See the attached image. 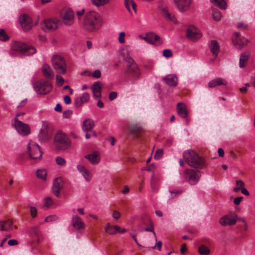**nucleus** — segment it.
<instances>
[{"label": "nucleus", "mask_w": 255, "mask_h": 255, "mask_svg": "<svg viewBox=\"0 0 255 255\" xmlns=\"http://www.w3.org/2000/svg\"><path fill=\"white\" fill-rule=\"evenodd\" d=\"M78 171L82 175L84 179L89 181L92 178L90 171L83 165L79 164L77 166Z\"/></svg>", "instance_id": "nucleus-22"}, {"label": "nucleus", "mask_w": 255, "mask_h": 255, "mask_svg": "<svg viewBox=\"0 0 255 255\" xmlns=\"http://www.w3.org/2000/svg\"><path fill=\"white\" fill-rule=\"evenodd\" d=\"M85 157L88 159L92 164L93 165L98 164L100 159L99 154L96 152H94L91 154H88L86 155Z\"/></svg>", "instance_id": "nucleus-27"}, {"label": "nucleus", "mask_w": 255, "mask_h": 255, "mask_svg": "<svg viewBox=\"0 0 255 255\" xmlns=\"http://www.w3.org/2000/svg\"><path fill=\"white\" fill-rule=\"evenodd\" d=\"M184 174L185 178L187 179L191 185L196 184L199 181L200 175L198 170L194 169H186Z\"/></svg>", "instance_id": "nucleus-9"}, {"label": "nucleus", "mask_w": 255, "mask_h": 255, "mask_svg": "<svg viewBox=\"0 0 255 255\" xmlns=\"http://www.w3.org/2000/svg\"><path fill=\"white\" fill-rule=\"evenodd\" d=\"M54 110L57 112H61L62 107L60 104H57L54 108Z\"/></svg>", "instance_id": "nucleus-63"}, {"label": "nucleus", "mask_w": 255, "mask_h": 255, "mask_svg": "<svg viewBox=\"0 0 255 255\" xmlns=\"http://www.w3.org/2000/svg\"><path fill=\"white\" fill-rule=\"evenodd\" d=\"M209 46L212 54L216 57L220 50V46L217 41L215 40H211L209 44Z\"/></svg>", "instance_id": "nucleus-24"}, {"label": "nucleus", "mask_w": 255, "mask_h": 255, "mask_svg": "<svg viewBox=\"0 0 255 255\" xmlns=\"http://www.w3.org/2000/svg\"><path fill=\"white\" fill-rule=\"evenodd\" d=\"M163 80L166 83L170 86H176L177 84V78L174 74H169L164 77Z\"/></svg>", "instance_id": "nucleus-25"}, {"label": "nucleus", "mask_w": 255, "mask_h": 255, "mask_svg": "<svg viewBox=\"0 0 255 255\" xmlns=\"http://www.w3.org/2000/svg\"><path fill=\"white\" fill-rule=\"evenodd\" d=\"M111 0H91L92 3L97 7L104 6L110 2Z\"/></svg>", "instance_id": "nucleus-37"}, {"label": "nucleus", "mask_w": 255, "mask_h": 255, "mask_svg": "<svg viewBox=\"0 0 255 255\" xmlns=\"http://www.w3.org/2000/svg\"><path fill=\"white\" fill-rule=\"evenodd\" d=\"M89 94L87 93H83L82 95L80 97L83 103L88 102L89 100Z\"/></svg>", "instance_id": "nucleus-44"}, {"label": "nucleus", "mask_w": 255, "mask_h": 255, "mask_svg": "<svg viewBox=\"0 0 255 255\" xmlns=\"http://www.w3.org/2000/svg\"><path fill=\"white\" fill-rule=\"evenodd\" d=\"M125 35H126V34L124 32H121L119 33L118 40L120 43H124L125 42Z\"/></svg>", "instance_id": "nucleus-45"}, {"label": "nucleus", "mask_w": 255, "mask_h": 255, "mask_svg": "<svg viewBox=\"0 0 255 255\" xmlns=\"http://www.w3.org/2000/svg\"><path fill=\"white\" fill-rule=\"evenodd\" d=\"M33 87L38 94H46L52 89V86L48 81H38L33 85Z\"/></svg>", "instance_id": "nucleus-8"}, {"label": "nucleus", "mask_w": 255, "mask_h": 255, "mask_svg": "<svg viewBox=\"0 0 255 255\" xmlns=\"http://www.w3.org/2000/svg\"><path fill=\"white\" fill-rule=\"evenodd\" d=\"M53 202L50 197H48L45 199L44 205L46 207H49L50 206H51V205L53 204Z\"/></svg>", "instance_id": "nucleus-47"}, {"label": "nucleus", "mask_w": 255, "mask_h": 255, "mask_svg": "<svg viewBox=\"0 0 255 255\" xmlns=\"http://www.w3.org/2000/svg\"><path fill=\"white\" fill-rule=\"evenodd\" d=\"M60 21L58 19H47L43 21L41 24V28L45 31L54 30L58 28Z\"/></svg>", "instance_id": "nucleus-11"}, {"label": "nucleus", "mask_w": 255, "mask_h": 255, "mask_svg": "<svg viewBox=\"0 0 255 255\" xmlns=\"http://www.w3.org/2000/svg\"><path fill=\"white\" fill-rule=\"evenodd\" d=\"M94 126V121L91 119L85 120L83 123V129L85 131L91 130Z\"/></svg>", "instance_id": "nucleus-31"}, {"label": "nucleus", "mask_w": 255, "mask_h": 255, "mask_svg": "<svg viewBox=\"0 0 255 255\" xmlns=\"http://www.w3.org/2000/svg\"><path fill=\"white\" fill-rule=\"evenodd\" d=\"M75 105L77 107H79L81 106L83 102L82 101L81 99L80 98H77L74 101Z\"/></svg>", "instance_id": "nucleus-53"}, {"label": "nucleus", "mask_w": 255, "mask_h": 255, "mask_svg": "<svg viewBox=\"0 0 255 255\" xmlns=\"http://www.w3.org/2000/svg\"><path fill=\"white\" fill-rule=\"evenodd\" d=\"M27 153L30 158L32 159H40L43 154L39 146L33 142H30L28 143Z\"/></svg>", "instance_id": "nucleus-7"}, {"label": "nucleus", "mask_w": 255, "mask_h": 255, "mask_svg": "<svg viewBox=\"0 0 255 255\" xmlns=\"http://www.w3.org/2000/svg\"><path fill=\"white\" fill-rule=\"evenodd\" d=\"M163 55L165 57L169 58L172 57V53L169 49H165L163 52Z\"/></svg>", "instance_id": "nucleus-49"}, {"label": "nucleus", "mask_w": 255, "mask_h": 255, "mask_svg": "<svg viewBox=\"0 0 255 255\" xmlns=\"http://www.w3.org/2000/svg\"><path fill=\"white\" fill-rule=\"evenodd\" d=\"M19 20L24 31L29 30L33 26L31 17L26 14L21 15L19 17Z\"/></svg>", "instance_id": "nucleus-14"}, {"label": "nucleus", "mask_w": 255, "mask_h": 255, "mask_svg": "<svg viewBox=\"0 0 255 255\" xmlns=\"http://www.w3.org/2000/svg\"><path fill=\"white\" fill-rule=\"evenodd\" d=\"M120 229V227L117 225L112 226L109 230L106 232L110 235H114L117 233V231Z\"/></svg>", "instance_id": "nucleus-40"}, {"label": "nucleus", "mask_w": 255, "mask_h": 255, "mask_svg": "<svg viewBox=\"0 0 255 255\" xmlns=\"http://www.w3.org/2000/svg\"><path fill=\"white\" fill-rule=\"evenodd\" d=\"M63 187V182L61 177L55 178L53 181L52 191L55 196L59 197L60 192Z\"/></svg>", "instance_id": "nucleus-17"}, {"label": "nucleus", "mask_w": 255, "mask_h": 255, "mask_svg": "<svg viewBox=\"0 0 255 255\" xmlns=\"http://www.w3.org/2000/svg\"><path fill=\"white\" fill-rule=\"evenodd\" d=\"M40 130H44V131H50L48 128V124L46 122H42V128Z\"/></svg>", "instance_id": "nucleus-55"}, {"label": "nucleus", "mask_w": 255, "mask_h": 255, "mask_svg": "<svg viewBox=\"0 0 255 255\" xmlns=\"http://www.w3.org/2000/svg\"><path fill=\"white\" fill-rule=\"evenodd\" d=\"M52 63L56 72L59 74H65L67 65L65 59L62 56L55 55L52 58Z\"/></svg>", "instance_id": "nucleus-6"}, {"label": "nucleus", "mask_w": 255, "mask_h": 255, "mask_svg": "<svg viewBox=\"0 0 255 255\" xmlns=\"http://www.w3.org/2000/svg\"><path fill=\"white\" fill-rule=\"evenodd\" d=\"M72 224L73 227L77 230L83 229L85 227V224L82 221L81 219L77 215L72 216Z\"/></svg>", "instance_id": "nucleus-20"}, {"label": "nucleus", "mask_w": 255, "mask_h": 255, "mask_svg": "<svg viewBox=\"0 0 255 255\" xmlns=\"http://www.w3.org/2000/svg\"><path fill=\"white\" fill-rule=\"evenodd\" d=\"M243 199V198L242 197H237L234 200V203L236 205H239L241 201Z\"/></svg>", "instance_id": "nucleus-58"}, {"label": "nucleus", "mask_w": 255, "mask_h": 255, "mask_svg": "<svg viewBox=\"0 0 255 255\" xmlns=\"http://www.w3.org/2000/svg\"><path fill=\"white\" fill-rule=\"evenodd\" d=\"M238 220V216L235 213L226 215L222 217L220 220V223L222 226H232L235 225Z\"/></svg>", "instance_id": "nucleus-13"}, {"label": "nucleus", "mask_w": 255, "mask_h": 255, "mask_svg": "<svg viewBox=\"0 0 255 255\" xmlns=\"http://www.w3.org/2000/svg\"><path fill=\"white\" fill-rule=\"evenodd\" d=\"M198 252L201 255H208L210 253V250L205 245H201L199 247Z\"/></svg>", "instance_id": "nucleus-36"}, {"label": "nucleus", "mask_w": 255, "mask_h": 255, "mask_svg": "<svg viewBox=\"0 0 255 255\" xmlns=\"http://www.w3.org/2000/svg\"><path fill=\"white\" fill-rule=\"evenodd\" d=\"M51 135V133L50 131L40 130L38 134V137L41 141L45 142L50 138Z\"/></svg>", "instance_id": "nucleus-32"}, {"label": "nucleus", "mask_w": 255, "mask_h": 255, "mask_svg": "<svg viewBox=\"0 0 255 255\" xmlns=\"http://www.w3.org/2000/svg\"><path fill=\"white\" fill-rule=\"evenodd\" d=\"M125 60L127 63L125 74L131 80H137L140 75V72L138 65L130 56L127 57Z\"/></svg>", "instance_id": "nucleus-3"}, {"label": "nucleus", "mask_w": 255, "mask_h": 255, "mask_svg": "<svg viewBox=\"0 0 255 255\" xmlns=\"http://www.w3.org/2000/svg\"><path fill=\"white\" fill-rule=\"evenodd\" d=\"M103 23V18L97 12L90 11L86 13L84 20V27L87 31H96L102 27Z\"/></svg>", "instance_id": "nucleus-1"}, {"label": "nucleus", "mask_w": 255, "mask_h": 255, "mask_svg": "<svg viewBox=\"0 0 255 255\" xmlns=\"http://www.w3.org/2000/svg\"><path fill=\"white\" fill-rule=\"evenodd\" d=\"M117 97V93L116 92H112L109 94V99L112 101Z\"/></svg>", "instance_id": "nucleus-56"}, {"label": "nucleus", "mask_w": 255, "mask_h": 255, "mask_svg": "<svg viewBox=\"0 0 255 255\" xmlns=\"http://www.w3.org/2000/svg\"><path fill=\"white\" fill-rule=\"evenodd\" d=\"M233 42L238 49H241L248 44L249 41L244 37L241 38L239 33L236 32L233 37Z\"/></svg>", "instance_id": "nucleus-16"}, {"label": "nucleus", "mask_w": 255, "mask_h": 255, "mask_svg": "<svg viewBox=\"0 0 255 255\" xmlns=\"http://www.w3.org/2000/svg\"><path fill=\"white\" fill-rule=\"evenodd\" d=\"M36 176L43 180H46L47 172L45 169H38L36 172Z\"/></svg>", "instance_id": "nucleus-35"}, {"label": "nucleus", "mask_w": 255, "mask_h": 255, "mask_svg": "<svg viewBox=\"0 0 255 255\" xmlns=\"http://www.w3.org/2000/svg\"><path fill=\"white\" fill-rule=\"evenodd\" d=\"M63 22L66 25L70 26L74 23V12L71 9L66 10L62 16Z\"/></svg>", "instance_id": "nucleus-15"}, {"label": "nucleus", "mask_w": 255, "mask_h": 255, "mask_svg": "<svg viewBox=\"0 0 255 255\" xmlns=\"http://www.w3.org/2000/svg\"><path fill=\"white\" fill-rule=\"evenodd\" d=\"M30 214L31 216L34 218L37 215V210L34 207H30Z\"/></svg>", "instance_id": "nucleus-51"}, {"label": "nucleus", "mask_w": 255, "mask_h": 255, "mask_svg": "<svg viewBox=\"0 0 255 255\" xmlns=\"http://www.w3.org/2000/svg\"><path fill=\"white\" fill-rule=\"evenodd\" d=\"M42 72L44 76L47 78L52 79L54 77V73L51 68L47 64H43L42 67Z\"/></svg>", "instance_id": "nucleus-29"}, {"label": "nucleus", "mask_w": 255, "mask_h": 255, "mask_svg": "<svg viewBox=\"0 0 255 255\" xmlns=\"http://www.w3.org/2000/svg\"><path fill=\"white\" fill-rule=\"evenodd\" d=\"M163 154V151L162 149H158L156 150L154 158L155 159H159L161 158Z\"/></svg>", "instance_id": "nucleus-42"}, {"label": "nucleus", "mask_w": 255, "mask_h": 255, "mask_svg": "<svg viewBox=\"0 0 255 255\" xmlns=\"http://www.w3.org/2000/svg\"><path fill=\"white\" fill-rule=\"evenodd\" d=\"M9 39V36L6 33L4 29L0 28V41L5 42Z\"/></svg>", "instance_id": "nucleus-38"}, {"label": "nucleus", "mask_w": 255, "mask_h": 255, "mask_svg": "<svg viewBox=\"0 0 255 255\" xmlns=\"http://www.w3.org/2000/svg\"><path fill=\"white\" fill-rule=\"evenodd\" d=\"M143 39L148 43L158 46L162 43V40L160 37L154 33H150L147 35Z\"/></svg>", "instance_id": "nucleus-19"}, {"label": "nucleus", "mask_w": 255, "mask_h": 255, "mask_svg": "<svg viewBox=\"0 0 255 255\" xmlns=\"http://www.w3.org/2000/svg\"><path fill=\"white\" fill-rule=\"evenodd\" d=\"M186 36L191 41L195 42L202 37V34L199 29L194 26H190L186 30Z\"/></svg>", "instance_id": "nucleus-12"}, {"label": "nucleus", "mask_w": 255, "mask_h": 255, "mask_svg": "<svg viewBox=\"0 0 255 255\" xmlns=\"http://www.w3.org/2000/svg\"><path fill=\"white\" fill-rule=\"evenodd\" d=\"M7 243H8V245H9L10 246H12L17 245L18 244V242L16 240L12 239V240H9L8 241Z\"/></svg>", "instance_id": "nucleus-59"}, {"label": "nucleus", "mask_w": 255, "mask_h": 255, "mask_svg": "<svg viewBox=\"0 0 255 255\" xmlns=\"http://www.w3.org/2000/svg\"><path fill=\"white\" fill-rule=\"evenodd\" d=\"M10 48L12 50L25 55H31L36 52L34 47L19 41H12L10 44Z\"/></svg>", "instance_id": "nucleus-4"}, {"label": "nucleus", "mask_w": 255, "mask_h": 255, "mask_svg": "<svg viewBox=\"0 0 255 255\" xmlns=\"http://www.w3.org/2000/svg\"><path fill=\"white\" fill-rule=\"evenodd\" d=\"M112 217L115 219H118L120 217V213L118 211H115L112 215Z\"/></svg>", "instance_id": "nucleus-60"}, {"label": "nucleus", "mask_w": 255, "mask_h": 255, "mask_svg": "<svg viewBox=\"0 0 255 255\" xmlns=\"http://www.w3.org/2000/svg\"><path fill=\"white\" fill-rule=\"evenodd\" d=\"M145 231H146V232H152L154 237L156 238V234H155V232L154 231V228H153V226L152 225H151L150 227L146 228L145 229Z\"/></svg>", "instance_id": "nucleus-57"}, {"label": "nucleus", "mask_w": 255, "mask_h": 255, "mask_svg": "<svg viewBox=\"0 0 255 255\" xmlns=\"http://www.w3.org/2000/svg\"><path fill=\"white\" fill-rule=\"evenodd\" d=\"M212 16L215 20L218 21L222 17V14L220 11L218 10H213Z\"/></svg>", "instance_id": "nucleus-39"}, {"label": "nucleus", "mask_w": 255, "mask_h": 255, "mask_svg": "<svg viewBox=\"0 0 255 255\" xmlns=\"http://www.w3.org/2000/svg\"><path fill=\"white\" fill-rule=\"evenodd\" d=\"M176 7L181 12L187 11L191 5V0H173Z\"/></svg>", "instance_id": "nucleus-18"}, {"label": "nucleus", "mask_w": 255, "mask_h": 255, "mask_svg": "<svg viewBox=\"0 0 255 255\" xmlns=\"http://www.w3.org/2000/svg\"><path fill=\"white\" fill-rule=\"evenodd\" d=\"M210 1L214 5L221 9H225L226 8L227 4L224 0H210Z\"/></svg>", "instance_id": "nucleus-34"}, {"label": "nucleus", "mask_w": 255, "mask_h": 255, "mask_svg": "<svg viewBox=\"0 0 255 255\" xmlns=\"http://www.w3.org/2000/svg\"><path fill=\"white\" fill-rule=\"evenodd\" d=\"M13 222L10 220L0 221V231H9L13 229Z\"/></svg>", "instance_id": "nucleus-23"}, {"label": "nucleus", "mask_w": 255, "mask_h": 255, "mask_svg": "<svg viewBox=\"0 0 255 255\" xmlns=\"http://www.w3.org/2000/svg\"><path fill=\"white\" fill-rule=\"evenodd\" d=\"M57 217L55 215H50L48 217H47L45 219V221L46 222H50L54 220H56L57 219Z\"/></svg>", "instance_id": "nucleus-50"}, {"label": "nucleus", "mask_w": 255, "mask_h": 255, "mask_svg": "<svg viewBox=\"0 0 255 255\" xmlns=\"http://www.w3.org/2000/svg\"><path fill=\"white\" fill-rule=\"evenodd\" d=\"M150 184V187H151L152 190L153 191H156L157 189V187L155 184V181L154 180L153 175H152L151 177Z\"/></svg>", "instance_id": "nucleus-46"}, {"label": "nucleus", "mask_w": 255, "mask_h": 255, "mask_svg": "<svg viewBox=\"0 0 255 255\" xmlns=\"http://www.w3.org/2000/svg\"><path fill=\"white\" fill-rule=\"evenodd\" d=\"M56 82L58 86H62L64 82V79L60 76H56Z\"/></svg>", "instance_id": "nucleus-48"}, {"label": "nucleus", "mask_w": 255, "mask_h": 255, "mask_svg": "<svg viewBox=\"0 0 255 255\" xmlns=\"http://www.w3.org/2000/svg\"><path fill=\"white\" fill-rule=\"evenodd\" d=\"M64 101L65 104H69L71 102V100L70 97L69 96H65L64 97Z\"/></svg>", "instance_id": "nucleus-61"}, {"label": "nucleus", "mask_w": 255, "mask_h": 255, "mask_svg": "<svg viewBox=\"0 0 255 255\" xmlns=\"http://www.w3.org/2000/svg\"><path fill=\"white\" fill-rule=\"evenodd\" d=\"M251 56V52L250 51H245L241 54L240 58L239 66L241 68L244 67Z\"/></svg>", "instance_id": "nucleus-26"}, {"label": "nucleus", "mask_w": 255, "mask_h": 255, "mask_svg": "<svg viewBox=\"0 0 255 255\" xmlns=\"http://www.w3.org/2000/svg\"><path fill=\"white\" fill-rule=\"evenodd\" d=\"M130 4L131 5L132 8L133 9L134 11L136 12V4L133 1V0H130Z\"/></svg>", "instance_id": "nucleus-62"}, {"label": "nucleus", "mask_w": 255, "mask_h": 255, "mask_svg": "<svg viewBox=\"0 0 255 255\" xmlns=\"http://www.w3.org/2000/svg\"><path fill=\"white\" fill-rule=\"evenodd\" d=\"M184 160L190 166L202 168L204 167V159L192 150H187L183 154Z\"/></svg>", "instance_id": "nucleus-2"}, {"label": "nucleus", "mask_w": 255, "mask_h": 255, "mask_svg": "<svg viewBox=\"0 0 255 255\" xmlns=\"http://www.w3.org/2000/svg\"><path fill=\"white\" fill-rule=\"evenodd\" d=\"M31 232L32 234L34 235L36 237L39 238L40 235V232L38 227H33L31 228Z\"/></svg>", "instance_id": "nucleus-41"}, {"label": "nucleus", "mask_w": 255, "mask_h": 255, "mask_svg": "<svg viewBox=\"0 0 255 255\" xmlns=\"http://www.w3.org/2000/svg\"><path fill=\"white\" fill-rule=\"evenodd\" d=\"M186 250H187V248H186L185 244L182 245L181 248L180 250L181 253L182 254H184V253L186 251Z\"/></svg>", "instance_id": "nucleus-64"}, {"label": "nucleus", "mask_w": 255, "mask_h": 255, "mask_svg": "<svg viewBox=\"0 0 255 255\" xmlns=\"http://www.w3.org/2000/svg\"><path fill=\"white\" fill-rule=\"evenodd\" d=\"M54 144L57 149L64 150L70 147L71 141L65 133L58 132L55 135Z\"/></svg>", "instance_id": "nucleus-5"}, {"label": "nucleus", "mask_w": 255, "mask_h": 255, "mask_svg": "<svg viewBox=\"0 0 255 255\" xmlns=\"http://www.w3.org/2000/svg\"><path fill=\"white\" fill-rule=\"evenodd\" d=\"M56 163L58 165L64 166L66 163V161L63 158L58 156L56 158Z\"/></svg>", "instance_id": "nucleus-43"}, {"label": "nucleus", "mask_w": 255, "mask_h": 255, "mask_svg": "<svg viewBox=\"0 0 255 255\" xmlns=\"http://www.w3.org/2000/svg\"><path fill=\"white\" fill-rule=\"evenodd\" d=\"M14 127L17 132L22 135H27L30 133L28 125L22 123L19 119H14Z\"/></svg>", "instance_id": "nucleus-10"}, {"label": "nucleus", "mask_w": 255, "mask_h": 255, "mask_svg": "<svg viewBox=\"0 0 255 255\" xmlns=\"http://www.w3.org/2000/svg\"><path fill=\"white\" fill-rule=\"evenodd\" d=\"M163 14L164 17L166 18V19L172 21L174 23L177 22V20L175 17L174 14H172L170 13L168 10L166 9H164L163 10Z\"/></svg>", "instance_id": "nucleus-33"}, {"label": "nucleus", "mask_w": 255, "mask_h": 255, "mask_svg": "<svg viewBox=\"0 0 255 255\" xmlns=\"http://www.w3.org/2000/svg\"><path fill=\"white\" fill-rule=\"evenodd\" d=\"M177 111L179 116L183 118L187 117L188 111L186 106L182 103H178L177 106Z\"/></svg>", "instance_id": "nucleus-28"}, {"label": "nucleus", "mask_w": 255, "mask_h": 255, "mask_svg": "<svg viewBox=\"0 0 255 255\" xmlns=\"http://www.w3.org/2000/svg\"><path fill=\"white\" fill-rule=\"evenodd\" d=\"M72 114V111L71 110H66L63 112V116L65 118H69Z\"/></svg>", "instance_id": "nucleus-54"}, {"label": "nucleus", "mask_w": 255, "mask_h": 255, "mask_svg": "<svg viewBox=\"0 0 255 255\" xmlns=\"http://www.w3.org/2000/svg\"><path fill=\"white\" fill-rule=\"evenodd\" d=\"M228 84L225 79L217 78L212 80L208 83V86L210 88H213L219 86H226Z\"/></svg>", "instance_id": "nucleus-21"}, {"label": "nucleus", "mask_w": 255, "mask_h": 255, "mask_svg": "<svg viewBox=\"0 0 255 255\" xmlns=\"http://www.w3.org/2000/svg\"><path fill=\"white\" fill-rule=\"evenodd\" d=\"M92 76L96 78H99L101 76V72L99 70H96L92 74Z\"/></svg>", "instance_id": "nucleus-52"}, {"label": "nucleus", "mask_w": 255, "mask_h": 255, "mask_svg": "<svg viewBox=\"0 0 255 255\" xmlns=\"http://www.w3.org/2000/svg\"><path fill=\"white\" fill-rule=\"evenodd\" d=\"M101 84L100 82H97L94 84L92 86V91L95 98H99L101 96Z\"/></svg>", "instance_id": "nucleus-30"}]
</instances>
